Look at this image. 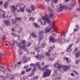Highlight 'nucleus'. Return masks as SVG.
I'll use <instances>...</instances> for the list:
<instances>
[{
    "label": "nucleus",
    "mask_w": 80,
    "mask_h": 80,
    "mask_svg": "<svg viewBox=\"0 0 80 80\" xmlns=\"http://www.w3.org/2000/svg\"><path fill=\"white\" fill-rule=\"evenodd\" d=\"M37 33V32L36 31H33L32 32V33H31V35L29 38H32H32H37L38 37L37 35L36 34Z\"/></svg>",
    "instance_id": "obj_5"
},
{
    "label": "nucleus",
    "mask_w": 80,
    "mask_h": 80,
    "mask_svg": "<svg viewBox=\"0 0 80 80\" xmlns=\"http://www.w3.org/2000/svg\"><path fill=\"white\" fill-rule=\"evenodd\" d=\"M75 6V2H74V3H72V4L67 6H62V8L64 10H71Z\"/></svg>",
    "instance_id": "obj_3"
},
{
    "label": "nucleus",
    "mask_w": 80,
    "mask_h": 80,
    "mask_svg": "<svg viewBox=\"0 0 80 80\" xmlns=\"http://www.w3.org/2000/svg\"><path fill=\"white\" fill-rule=\"evenodd\" d=\"M63 60L66 61L67 63H70V59L68 58L64 57L63 58Z\"/></svg>",
    "instance_id": "obj_15"
},
{
    "label": "nucleus",
    "mask_w": 80,
    "mask_h": 80,
    "mask_svg": "<svg viewBox=\"0 0 80 80\" xmlns=\"http://www.w3.org/2000/svg\"><path fill=\"white\" fill-rule=\"evenodd\" d=\"M73 43L69 45L68 47V50L67 52L68 53H69L70 52H72V47L73 46Z\"/></svg>",
    "instance_id": "obj_12"
},
{
    "label": "nucleus",
    "mask_w": 80,
    "mask_h": 80,
    "mask_svg": "<svg viewBox=\"0 0 80 80\" xmlns=\"http://www.w3.org/2000/svg\"><path fill=\"white\" fill-rule=\"evenodd\" d=\"M31 44H32V43H29L27 45L26 47H29L30 46V45H31Z\"/></svg>",
    "instance_id": "obj_60"
},
{
    "label": "nucleus",
    "mask_w": 80,
    "mask_h": 80,
    "mask_svg": "<svg viewBox=\"0 0 80 80\" xmlns=\"http://www.w3.org/2000/svg\"><path fill=\"white\" fill-rule=\"evenodd\" d=\"M58 70L56 69H54V71L55 73V74L52 75V77H55V76H56L57 75Z\"/></svg>",
    "instance_id": "obj_20"
},
{
    "label": "nucleus",
    "mask_w": 80,
    "mask_h": 80,
    "mask_svg": "<svg viewBox=\"0 0 80 80\" xmlns=\"http://www.w3.org/2000/svg\"><path fill=\"white\" fill-rule=\"evenodd\" d=\"M34 50L37 52L38 53H39V52H40V49L38 48L37 47H35V46L34 47Z\"/></svg>",
    "instance_id": "obj_24"
},
{
    "label": "nucleus",
    "mask_w": 80,
    "mask_h": 80,
    "mask_svg": "<svg viewBox=\"0 0 80 80\" xmlns=\"http://www.w3.org/2000/svg\"><path fill=\"white\" fill-rule=\"evenodd\" d=\"M20 11H21L22 12H24V8H20Z\"/></svg>",
    "instance_id": "obj_46"
},
{
    "label": "nucleus",
    "mask_w": 80,
    "mask_h": 80,
    "mask_svg": "<svg viewBox=\"0 0 80 80\" xmlns=\"http://www.w3.org/2000/svg\"><path fill=\"white\" fill-rule=\"evenodd\" d=\"M10 76V74H7L6 76V78H9V76Z\"/></svg>",
    "instance_id": "obj_51"
},
{
    "label": "nucleus",
    "mask_w": 80,
    "mask_h": 80,
    "mask_svg": "<svg viewBox=\"0 0 80 80\" xmlns=\"http://www.w3.org/2000/svg\"><path fill=\"white\" fill-rule=\"evenodd\" d=\"M23 7V4L22 2H19V7L22 8Z\"/></svg>",
    "instance_id": "obj_30"
},
{
    "label": "nucleus",
    "mask_w": 80,
    "mask_h": 80,
    "mask_svg": "<svg viewBox=\"0 0 80 80\" xmlns=\"http://www.w3.org/2000/svg\"><path fill=\"white\" fill-rule=\"evenodd\" d=\"M40 71H42V72H43V71H45V69L44 68V67H43L40 69Z\"/></svg>",
    "instance_id": "obj_43"
},
{
    "label": "nucleus",
    "mask_w": 80,
    "mask_h": 80,
    "mask_svg": "<svg viewBox=\"0 0 80 80\" xmlns=\"http://www.w3.org/2000/svg\"><path fill=\"white\" fill-rule=\"evenodd\" d=\"M15 19L16 20H22V18H16Z\"/></svg>",
    "instance_id": "obj_38"
},
{
    "label": "nucleus",
    "mask_w": 80,
    "mask_h": 80,
    "mask_svg": "<svg viewBox=\"0 0 80 80\" xmlns=\"http://www.w3.org/2000/svg\"><path fill=\"white\" fill-rule=\"evenodd\" d=\"M36 68H41V66H40V62H38L36 63Z\"/></svg>",
    "instance_id": "obj_19"
},
{
    "label": "nucleus",
    "mask_w": 80,
    "mask_h": 80,
    "mask_svg": "<svg viewBox=\"0 0 80 80\" xmlns=\"http://www.w3.org/2000/svg\"><path fill=\"white\" fill-rule=\"evenodd\" d=\"M27 58L25 56H23L22 59V61L23 63H27L28 60Z\"/></svg>",
    "instance_id": "obj_11"
},
{
    "label": "nucleus",
    "mask_w": 80,
    "mask_h": 80,
    "mask_svg": "<svg viewBox=\"0 0 80 80\" xmlns=\"http://www.w3.org/2000/svg\"><path fill=\"white\" fill-rule=\"evenodd\" d=\"M33 25L35 28H38V24H37L36 23H34Z\"/></svg>",
    "instance_id": "obj_34"
},
{
    "label": "nucleus",
    "mask_w": 80,
    "mask_h": 80,
    "mask_svg": "<svg viewBox=\"0 0 80 80\" xmlns=\"http://www.w3.org/2000/svg\"><path fill=\"white\" fill-rule=\"evenodd\" d=\"M58 65H58V63H55V64L53 65V67H55V68H58Z\"/></svg>",
    "instance_id": "obj_28"
},
{
    "label": "nucleus",
    "mask_w": 80,
    "mask_h": 80,
    "mask_svg": "<svg viewBox=\"0 0 80 80\" xmlns=\"http://www.w3.org/2000/svg\"><path fill=\"white\" fill-rule=\"evenodd\" d=\"M52 27H53L54 30L56 31L55 32V33H57V32H58V29L56 28L55 27H54V21L53 22L52 26L51 25H49V26H48L47 27L45 28V30L46 32L47 33L50 32V31L52 30Z\"/></svg>",
    "instance_id": "obj_2"
},
{
    "label": "nucleus",
    "mask_w": 80,
    "mask_h": 80,
    "mask_svg": "<svg viewBox=\"0 0 80 80\" xmlns=\"http://www.w3.org/2000/svg\"><path fill=\"white\" fill-rule=\"evenodd\" d=\"M77 11L78 12H80V7L76 9Z\"/></svg>",
    "instance_id": "obj_58"
},
{
    "label": "nucleus",
    "mask_w": 80,
    "mask_h": 80,
    "mask_svg": "<svg viewBox=\"0 0 80 80\" xmlns=\"http://www.w3.org/2000/svg\"><path fill=\"white\" fill-rule=\"evenodd\" d=\"M18 47H19V48L21 49V50H23L24 51H27V48L26 47H25V46H23L22 44H18Z\"/></svg>",
    "instance_id": "obj_6"
},
{
    "label": "nucleus",
    "mask_w": 80,
    "mask_h": 80,
    "mask_svg": "<svg viewBox=\"0 0 80 80\" xmlns=\"http://www.w3.org/2000/svg\"><path fill=\"white\" fill-rule=\"evenodd\" d=\"M70 39L68 38H66L65 39V40L67 42H69Z\"/></svg>",
    "instance_id": "obj_54"
},
{
    "label": "nucleus",
    "mask_w": 80,
    "mask_h": 80,
    "mask_svg": "<svg viewBox=\"0 0 80 80\" xmlns=\"http://www.w3.org/2000/svg\"><path fill=\"white\" fill-rule=\"evenodd\" d=\"M3 23L7 26H10V25H11V24L10 22V21H7V20H5L3 21Z\"/></svg>",
    "instance_id": "obj_14"
},
{
    "label": "nucleus",
    "mask_w": 80,
    "mask_h": 80,
    "mask_svg": "<svg viewBox=\"0 0 80 80\" xmlns=\"http://www.w3.org/2000/svg\"><path fill=\"white\" fill-rule=\"evenodd\" d=\"M45 43H42L41 44V46L43 47V48H45Z\"/></svg>",
    "instance_id": "obj_37"
},
{
    "label": "nucleus",
    "mask_w": 80,
    "mask_h": 80,
    "mask_svg": "<svg viewBox=\"0 0 80 80\" xmlns=\"http://www.w3.org/2000/svg\"><path fill=\"white\" fill-rule=\"evenodd\" d=\"M27 78V77H23L22 78H21V79L22 80H25Z\"/></svg>",
    "instance_id": "obj_55"
},
{
    "label": "nucleus",
    "mask_w": 80,
    "mask_h": 80,
    "mask_svg": "<svg viewBox=\"0 0 80 80\" xmlns=\"http://www.w3.org/2000/svg\"><path fill=\"white\" fill-rule=\"evenodd\" d=\"M25 70H22L21 72V75H24L25 74Z\"/></svg>",
    "instance_id": "obj_39"
},
{
    "label": "nucleus",
    "mask_w": 80,
    "mask_h": 80,
    "mask_svg": "<svg viewBox=\"0 0 80 80\" xmlns=\"http://www.w3.org/2000/svg\"><path fill=\"white\" fill-rule=\"evenodd\" d=\"M38 78V76H35L33 77V80H37Z\"/></svg>",
    "instance_id": "obj_33"
},
{
    "label": "nucleus",
    "mask_w": 80,
    "mask_h": 80,
    "mask_svg": "<svg viewBox=\"0 0 80 80\" xmlns=\"http://www.w3.org/2000/svg\"><path fill=\"white\" fill-rule=\"evenodd\" d=\"M51 70L49 69H47L45 72H44L42 77L45 78L47 77H49L51 74Z\"/></svg>",
    "instance_id": "obj_4"
},
{
    "label": "nucleus",
    "mask_w": 80,
    "mask_h": 80,
    "mask_svg": "<svg viewBox=\"0 0 80 80\" xmlns=\"http://www.w3.org/2000/svg\"><path fill=\"white\" fill-rule=\"evenodd\" d=\"M22 45H23L24 46H25V42H26V41H25V40H22V41L21 42V43H22Z\"/></svg>",
    "instance_id": "obj_29"
},
{
    "label": "nucleus",
    "mask_w": 80,
    "mask_h": 80,
    "mask_svg": "<svg viewBox=\"0 0 80 80\" xmlns=\"http://www.w3.org/2000/svg\"><path fill=\"white\" fill-rule=\"evenodd\" d=\"M63 6H60L59 8H58V9L56 10L57 12H61V11H62L63 10Z\"/></svg>",
    "instance_id": "obj_17"
},
{
    "label": "nucleus",
    "mask_w": 80,
    "mask_h": 80,
    "mask_svg": "<svg viewBox=\"0 0 80 80\" xmlns=\"http://www.w3.org/2000/svg\"><path fill=\"white\" fill-rule=\"evenodd\" d=\"M43 31H40V32H39L40 35H43Z\"/></svg>",
    "instance_id": "obj_44"
},
{
    "label": "nucleus",
    "mask_w": 80,
    "mask_h": 80,
    "mask_svg": "<svg viewBox=\"0 0 80 80\" xmlns=\"http://www.w3.org/2000/svg\"><path fill=\"white\" fill-rule=\"evenodd\" d=\"M18 53L20 55L22 54V51H21L20 50H19V51H18Z\"/></svg>",
    "instance_id": "obj_50"
},
{
    "label": "nucleus",
    "mask_w": 80,
    "mask_h": 80,
    "mask_svg": "<svg viewBox=\"0 0 80 80\" xmlns=\"http://www.w3.org/2000/svg\"><path fill=\"white\" fill-rule=\"evenodd\" d=\"M49 41L52 43H54L55 42V38L52 36H50L49 38Z\"/></svg>",
    "instance_id": "obj_9"
},
{
    "label": "nucleus",
    "mask_w": 80,
    "mask_h": 80,
    "mask_svg": "<svg viewBox=\"0 0 80 80\" xmlns=\"http://www.w3.org/2000/svg\"><path fill=\"white\" fill-rule=\"evenodd\" d=\"M55 46L53 45L52 47H51L48 48V52H51L53 48H55Z\"/></svg>",
    "instance_id": "obj_16"
},
{
    "label": "nucleus",
    "mask_w": 80,
    "mask_h": 80,
    "mask_svg": "<svg viewBox=\"0 0 80 80\" xmlns=\"http://www.w3.org/2000/svg\"><path fill=\"white\" fill-rule=\"evenodd\" d=\"M29 20H32V21H34L35 19H34V18L31 17L29 18Z\"/></svg>",
    "instance_id": "obj_47"
},
{
    "label": "nucleus",
    "mask_w": 80,
    "mask_h": 80,
    "mask_svg": "<svg viewBox=\"0 0 80 80\" xmlns=\"http://www.w3.org/2000/svg\"><path fill=\"white\" fill-rule=\"evenodd\" d=\"M80 55V52L79 51L77 52V53L75 55L76 58H78L79 57V56Z\"/></svg>",
    "instance_id": "obj_22"
},
{
    "label": "nucleus",
    "mask_w": 80,
    "mask_h": 80,
    "mask_svg": "<svg viewBox=\"0 0 80 80\" xmlns=\"http://www.w3.org/2000/svg\"><path fill=\"white\" fill-rule=\"evenodd\" d=\"M80 28V27H79V26L78 25L76 26V28L74 29V32H77L79 30V29Z\"/></svg>",
    "instance_id": "obj_21"
},
{
    "label": "nucleus",
    "mask_w": 80,
    "mask_h": 80,
    "mask_svg": "<svg viewBox=\"0 0 80 80\" xmlns=\"http://www.w3.org/2000/svg\"><path fill=\"white\" fill-rule=\"evenodd\" d=\"M0 71H1L2 72L5 73V69L3 67L1 66L0 67Z\"/></svg>",
    "instance_id": "obj_18"
},
{
    "label": "nucleus",
    "mask_w": 80,
    "mask_h": 80,
    "mask_svg": "<svg viewBox=\"0 0 80 80\" xmlns=\"http://www.w3.org/2000/svg\"><path fill=\"white\" fill-rule=\"evenodd\" d=\"M11 31L12 32H15V29L14 28H12Z\"/></svg>",
    "instance_id": "obj_61"
},
{
    "label": "nucleus",
    "mask_w": 80,
    "mask_h": 80,
    "mask_svg": "<svg viewBox=\"0 0 80 80\" xmlns=\"http://www.w3.org/2000/svg\"><path fill=\"white\" fill-rule=\"evenodd\" d=\"M41 65L42 66H43L45 65V62H42L41 63Z\"/></svg>",
    "instance_id": "obj_62"
},
{
    "label": "nucleus",
    "mask_w": 80,
    "mask_h": 80,
    "mask_svg": "<svg viewBox=\"0 0 80 80\" xmlns=\"http://www.w3.org/2000/svg\"><path fill=\"white\" fill-rule=\"evenodd\" d=\"M46 22H47L48 25H50L51 22L49 19V16L47 15L46 18H43L41 22L42 25H46Z\"/></svg>",
    "instance_id": "obj_1"
},
{
    "label": "nucleus",
    "mask_w": 80,
    "mask_h": 80,
    "mask_svg": "<svg viewBox=\"0 0 80 80\" xmlns=\"http://www.w3.org/2000/svg\"><path fill=\"white\" fill-rule=\"evenodd\" d=\"M34 72L32 71V73L30 74V76L31 77H32V76H33L34 75Z\"/></svg>",
    "instance_id": "obj_49"
},
{
    "label": "nucleus",
    "mask_w": 80,
    "mask_h": 80,
    "mask_svg": "<svg viewBox=\"0 0 80 80\" xmlns=\"http://www.w3.org/2000/svg\"><path fill=\"white\" fill-rule=\"evenodd\" d=\"M65 32H63L62 35H61V37H62V36H65L66 35V33H65Z\"/></svg>",
    "instance_id": "obj_42"
},
{
    "label": "nucleus",
    "mask_w": 80,
    "mask_h": 80,
    "mask_svg": "<svg viewBox=\"0 0 80 80\" xmlns=\"http://www.w3.org/2000/svg\"><path fill=\"white\" fill-rule=\"evenodd\" d=\"M31 8L32 9V10H35V7H34V6L33 5H32L31 6Z\"/></svg>",
    "instance_id": "obj_31"
},
{
    "label": "nucleus",
    "mask_w": 80,
    "mask_h": 80,
    "mask_svg": "<svg viewBox=\"0 0 80 80\" xmlns=\"http://www.w3.org/2000/svg\"><path fill=\"white\" fill-rule=\"evenodd\" d=\"M44 38V35H40L38 37L39 39V40H41L42 39H43Z\"/></svg>",
    "instance_id": "obj_25"
},
{
    "label": "nucleus",
    "mask_w": 80,
    "mask_h": 80,
    "mask_svg": "<svg viewBox=\"0 0 80 80\" xmlns=\"http://www.w3.org/2000/svg\"><path fill=\"white\" fill-rule=\"evenodd\" d=\"M62 78H61V77H56V78H55V79L56 80H60Z\"/></svg>",
    "instance_id": "obj_45"
},
{
    "label": "nucleus",
    "mask_w": 80,
    "mask_h": 80,
    "mask_svg": "<svg viewBox=\"0 0 80 80\" xmlns=\"http://www.w3.org/2000/svg\"><path fill=\"white\" fill-rule=\"evenodd\" d=\"M32 68H28L26 69V71L27 72H30V71H31V70H32Z\"/></svg>",
    "instance_id": "obj_36"
},
{
    "label": "nucleus",
    "mask_w": 80,
    "mask_h": 80,
    "mask_svg": "<svg viewBox=\"0 0 80 80\" xmlns=\"http://www.w3.org/2000/svg\"><path fill=\"white\" fill-rule=\"evenodd\" d=\"M45 55H46V56H49L50 55V53L48 52H47L45 53Z\"/></svg>",
    "instance_id": "obj_52"
},
{
    "label": "nucleus",
    "mask_w": 80,
    "mask_h": 80,
    "mask_svg": "<svg viewBox=\"0 0 80 80\" xmlns=\"http://www.w3.org/2000/svg\"><path fill=\"white\" fill-rule=\"evenodd\" d=\"M11 34L12 35H13V36H14V37H17V36H18V35H17V34H15L13 33H11Z\"/></svg>",
    "instance_id": "obj_48"
},
{
    "label": "nucleus",
    "mask_w": 80,
    "mask_h": 80,
    "mask_svg": "<svg viewBox=\"0 0 80 80\" xmlns=\"http://www.w3.org/2000/svg\"><path fill=\"white\" fill-rule=\"evenodd\" d=\"M58 68H59V71L62 72V66H61V65H59L58 66Z\"/></svg>",
    "instance_id": "obj_27"
},
{
    "label": "nucleus",
    "mask_w": 80,
    "mask_h": 80,
    "mask_svg": "<svg viewBox=\"0 0 80 80\" xmlns=\"http://www.w3.org/2000/svg\"><path fill=\"white\" fill-rule=\"evenodd\" d=\"M73 72H75V74L76 75H78V72L75 71H73Z\"/></svg>",
    "instance_id": "obj_57"
},
{
    "label": "nucleus",
    "mask_w": 80,
    "mask_h": 80,
    "mask_svg": "<svg viewBox=\"0 0 80 80\" xmlns=\"http://www.w3.org/2000/svg\"><path fill=\"white\" fill-rule=\"evenodd\" d=\"M4 6L5 8H7L8 7V3L7 2H6L4 3Z\"/></svg>",
    "instance_id": "obj_32"
},
{
    "label": "nucleus",
    "mask_w": 80,
    "mask_h": 80,
    "mask_svg": "<svg viewBox=\"0 0 80 80\" xmlns=\"http://www.w3.org/2000/svg\"><path fill=\"white\" fill-rule=\"evenodd\" d=\"M11 10L13 12H16V10L17 9V7L16 6H14L13 5L11 6Z\"/></svg>",
    "instance_id": "obj_10"
},
{
    "label": "nucleus",
    "mask_w": 80,
    "mask_h": 80,
    "mask_svg": "<svg viewBox=\"0 0 80 80\" xmlns=\"http://www.w3.org/2000/svg\"><path fill=\"white\" fill-rule=\"evenodd\" d=\"M39 57H41V58H44V56L42 54H40L39 56Z\"/></svg>",
    "instance_id": "obj_40"
},
{
    "label": "nucleus",
    "mask_w": 80,
    "mask_h": 80,
    "mask_svg": "<svg viewBox=\"0 0 80 80\" xmlns=\"http://www.w3.org/2000/svg\"><path fill=\"white\" fill-rule=\"evenodd\" d=\"M0 13L1 15H2L3 18L5 19L6 18L5 17V15L6 13V12L5 11H3L2 9H0Z\"/></svg>",
    "instance_id": "obj_8"
},
{
    "label": "nucleus",
    "mask_w": 80,
    "mask_h": 80,
    "mask_svg": "<svg viewBox=\"0 0 80 80\" xmlns=\"http://www.w3.org/2000/svg\"><path fill=\"white\" fill-rule=\"evenodd\" d=\"M17 7H20V2L17 3L16 4Z\"/></svg>",
    "instance_id": "obj_56"
},
{
    "label": "nucleus",
    "mask_w": 80,
    "mask_h": 80,
    "mask_svg": "<svg viewBox=\"0 0 80 80\" xmlns=\"http://www.w3.org/2000/svg\"><path fill=\"white\" fill-rule=\"evenodd\" d=\"M35 57L36 58H38V57H39V54H38Z\"/></svg>",
    "instance_id": "obj_64"
},
{
    "label": "nucleus",
    "mask_w": 80,
    "mask_h": 80,
    "mask_svg": "<svg viewBox=\"0 0 80 80\" xmlns=\"http://www.w3.org/2000/svg\"><path fill=\"white\" fill-rule=\"evenodd\" d=\"M14 48V44H12L11 45V48L13 49Z\"/></svg>",
    "instance_id": "obj_63"
},
{
    "label": "nucleus",
    "mask_w": 80,
    "mask_h": 80,
    "mask_svg": "<svg viewBox=\"0 0 80 80\" xmlns=\"http://www.w3.org/2000/svg\"><path fill=\"white\" fill-rule=\"evenodd\" d=\"M3 23L7 26H10V25H11V24L10 22V21H7V20H5L3 21Z\"/></svg>",
    "instance_id": "obj_13"
},
{
    "label": "nucleus",
    "mask_w": 80,
    "mask_h": 80,
    "mask_svg": "<svg viewBox=\"0 0 80 80\" xmlns=\"http://www.w3.org/2000/svg\"><path fill=\"white\" fill-rule=\"evenodd\" d=\"M37 67L35 66H34L32 69V72H35V71H36L37 70Z\"/></svg>",
    "instance_id": "obj_35"
},
{
    "label": "nucleus",
    "mask_w": 80,
    "mask_h": 80,
    "mask_svg": "<svg viewBox=\"0 0 80 80\" xmlns=\"http://www.w3.org/2000/svg\"><path fill=\"white\" fill-rule=\"evenodd\" d=\"M56 41L58 43H60V42H62V40L61 39H58Z\"/></svg>",
    "instance_id": "obj_41"
},
{
    "label": "nucleus",
    "mask_w": 80,
    "mask_h": 80,
    "mask_svg": "<svg viewBox=\"0 0 80 80\" xmlns=\"http://www.w3.org/2000/svg\"><path fill=\"white\" fill-rule=\"evenodd\" d=\"M14 75H11L10 74L9 76V78L10 79V80H13V78H14Z\"/></svg>",
    "instance_id": "obj_23"
},
{
    "label": "nucleus",
    "mask_w": 80,
    "mask_h": 80,
    "mask_svg": "<svg viewBox=\"0 0 80 80\" xmlns=\"http://www.w3.org/2000/svg\"><path fill=\"white\" fill-rule=\"evenodd\" d=\"M49 15H50V18H51V19H52L54 17V15L52 13H50L49 14Z\"/></svg>",
    "instance_id": "obj_26"
},
{
    "label": "nucleus",
    "mask_w": 80,
    "mask_h": 80,
    "mask_svg": "<svg viewBox=\"0 0 80 80\" xmlns=\"http://www.w3.org/2000/svg\"><path fill=\"white\" fill-rule=\"evenodd\" d=\"M48 10L49 11V12H52V10L51 9V8H50V7H48Z\"/></svg>",
    "instance_id": "obj_53"
},
{
    "label": "nucleus",
    "mask_w": 80,
    "mask_h": 80,
    "mask_svg": "<svg viewBox=\"0 0 80 80\" xmlns=\"http://www.w3.org/2000/svg\"><path fill=\"white\" fill-rule=\"evenodd\" d=\"M48 67V65H46L44 67V68L45 70H46V69H47Z\"/></svg>",
    "instance_id": "obj_59"
},
{
    "label": "nucleus",
    "mask_w": 80,
    "mask_h": 80,
    "mask_svg": "<svg viewBox=\"0 0 80 80\" xmlns=\"http://www.w3.org/2000/svg\"><path fill=\"white\" fill-rule=\"evenodd\" d=\"M62 68L64 71H67L70 69V67L69 66L64 65L62 66Z\"/></svg>",
    "instance_id": "obj_7"
}]
</instances>
